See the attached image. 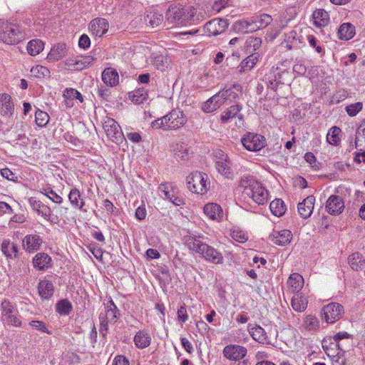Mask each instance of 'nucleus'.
Segmentation results:
<instances>
[{"label":"nucleus","mask_w":365,"mask_h":365,"mask_svg":"<svg viewBox=\"0 0 365 365\" xmlns=\"http://www.w3.org/2000/svg\"><path fill=\"white\" fill-rule=\"evenodd\" d=\"M253 17L254 21H255L257 26L258 27V30L267 26L272 21V16L266 14H263L259 16H255Z\"/></svg>","instance_id":"obj_50"},{"label":"nucleus","mask_w":365,"mask_h":365,"mask_svg":"<svg viewBox=\"0 0 365 365\" xmlns=\"http://www.w3.org/2000/svg\"><path fill=\"white\" fill-rule=\"evenodd\" d=\"M350 338V334H349L346 331L339 332L334 336H331V339L336 344H334L335 346H338V348L341 349L343 347L342 344L340 343V341L344 339H349Z\"/></svg>","instance_id":"obj_59"},{"label":"nucleus","mask_w":365,"mask_h":365,"mask_svg":"<svg viewBox=\"0 0 365 365\" xmlns=\"http://www.w3.org/2000/svg\"><path fill=\"white\" fill-rule=\"evenodd\" d=\"M232 237L239 242H244L247 240V236L245 233L238 230H233L231 233Z\"/></svg>","instance_id":"obj_60"},{"label":"nucleus","mask_w":365,"mask_h":365,"mask_svg":"<svg viewBox=\"0 0 365 365\" xmlns=\"http://www.w3.org/2000/svg\"><path fill=\"white\" fill-rule=\"evenodd\" d=\"M68 200L72 206L78 208L81 210H83V207L85 205V201L81 196V194L78 189L73 188L69 192Z\"/></svg>","instance_id":"obj_36"},{"label":"nucleus","mask_w":365,"mask_h":365,"mask_svg":"<svg viewBox=\"0 0 365 365\" xmlns=\"http://www.w3.org/2000/svg\"><path fill=\"white\" fill-rule=\"evenodd\" d=\"M112 365H130V363L124 356L118 355L113 359Z\"/></svg>","instance_id":"obj_64"},{"label":"nucleus","mask_w":365,"mask_h":365,"mask_svg":"<svg viewBox=\"0 0 365 365\" xmlns=\"http://www.w3.org/2000/svg\"><path fill=\"white\" fill-rule=\"evenodd\" d=\"M207 175L195 171L187 177V188L193 193L204 194L208 190Z\"/></svg>","instance_id":"obj_6"},{"label":"nucleus","mask_w":365,"mask_h":365,"mask_svg":"<svg viewBox=\"0 0 365 365\" xmlns=\"http://www.w3.org/2000/svg\"><path fill=\"white\" fill-rule=\"evenodd\" d=\"M262 39L260 38L250 36L246 40V48L248 53H253L260 48Z\"/></svg>","instance_id":"obj_48"},{"label":"nucleus","mask_w":365,"mask_h":365,"mask_svg":"<svg viewBox=\"0 0 365 365\" xmlns=\"http://www.w3.org/2000/svg\"><path fill=\"white\" fill-rule=\"evenodd\" d=\"M160 196L167 200H172L175 197V190L171 183H161L158 187Z\"/></svg>","instance_id":"obj_45"},{"label":"nucleus","mask_w":365,"mask_h":365,"mask_svg":"<svg viewBox=\"0 0 365 365\" xmlns=\"http://www.w3.org/2000/svg\"><path fill=\"white\" fill-rule=\"evenodd\" d=\"M44 43L39 39H33L28 43L27 51L31 56L40 53L43 49Z\"/></svg>","instance_id":"obj_42"},{"label":"nucleus","mask_w":365,"mask_h":365,"mask_svg":"<svg viewBox=\"0 0 365 365\" xmlns=\"http://www.w3.org/2000/svg\"><path fill=\"white\" fill-rule=\"evenodd\" d=\"M56 311L61 315H68L72 311V304L66 299L60 300L56 304Z\"/></svg>","instance_id":"obj_49"},{"label":"nucleus","mask_w":365,"mask_h":365,"mask_svg":"<svg viewBox=\"0 0 365 365\" xmlns=\"http://www.w3.org/2000/svg\"><path fill=\"white\" fill-rule=\"evenodd\" d=\"M217 97H211L206 102L203 103L202 107V110L205 113H211L217 110L215 106V101Z\"/></svg>","instance_id":"obj_58"},{"label":"nucleus","mask_w":365,"mask_h":365,"mask_svg":"<svg viewBox=\"0 0 365 365\" xmlns=\"http://www.w3.org/2000/svg\"><path fill=\"white\" fill-rule=\"evenodd\" d=\"M103 129L108 138L116 144L121 143L125 139L120 125L113 118H108L105 120Z\"/></svg>","instance_id":"obj_11"},{"label":"nucleus","mask_w":365,"mask_h":365,"mask_svg":"<svg viewBox=\"0 0 365 365\" xmlns=\"http://www.w3.org/2000/svg\"><path fill=\"white\" fill-rule=\"evenodd\" d=\"M243 146L250 151H257L266 145L265 138L259 134L248 133L241 140Z\"/></svg>","instance_id":"obj_12"},{"label":"nucleus","mask_w":365,"mask_h":365,"mask_svg":"<svg viewBox=\"0 0 365 365\" xmlns=\"http://www.w3.org/2000/svg\"><path fill=\"white\" fill-rule=\"evenodd\" d=\"M38 293L41 298L48 299L53 294L54 287L51 282L48 280H41L38 283Z\"/></svg>","instance_id":"obj_31"},{"label":"nucleus","mask_w":365,"mask_h":365,"mask_svg":"<svg viewBox=\"0 0 365 365\" xmlns=\"http://www.w3.org/2000/svg\"><path fill=\"white\" fill-rule=\"evenodd\" d=\"M322 344L324 351L329 357L337 356L339 359L341 358V351H344V349L343 347L339 349L338 346H335L334 344L336 342L333 341L331 336L325 338Z\"/></svg>","instance_id":"obj_22"},{"label":"nucleus","mask_w":365,"mask_h":365,"mask_svg":"<svg viewBox=\"0 0 365 365\" xmlns=\"http://www.w3.org/2000/svg\"><path fill=\"white\" fill-rule=\"evenodd\" d=\"M304 326L308 330H313L318 327L319 321L317 318L313 315H307L304 320Z\"/></svg>","instance_id":"obj_57"},{"label":"nucleus","mask_w":365,"mask_h":365,"mask_svg":"<svg viewBox=\"0 0 365 365\" xmlns=\"http://www.w3.org/2000/svg\"><path fill=\"white\" fill-rule=\"evenodd\" d=\"M109 27V24L106 19L97 18L92 20L89 24V30L96 36H102L105 34Z\"/></svg>","instance_id":"obj_18"},{"label":"nucleus","mask_w":365,"mask_h":365,"mask_svg":"<svg viewBox=\"0 0 365 365\" xmlns=\"http://www.w3.org/2000/svg\"><path fill=\"white\" fill-rule=\"evenodd\" d=\"M29 202L31 208L38 215H41L45 220L53 223H57L58 222V217L51 216V209L40 200H37L34 197H31L29 200Z\"/></svg>","instance_id":"obj_14"},{"label":"nucleus","mask_w":365,"mask_h":365,"mask_svg":"<svg viewBox=\"0 0 365 365\" xmlns=\"http://www.w3.org/2000/svg\"><path fill=\"white\" fill-rule=\"evenodd\" d=\"M133 341L137 348L145 349L151 343L150 334L147 330H140L134 336Z\"/></svg>","instance_id":"obj_24"},{"label":"nucleus","mask_w":365,"mask_h":365,"mask_svg":"<svg viewBox=\"0 0 365 365\" xmlns=\"http://www.w3.org/2000/svg\"><path fill=\"white\" fill-rule=\"evenodd\" d=\"M120 312L116 305L112 300H110L106 307V313L104 315L101 313L100 315L101 327L100 331L103 336H105L108 331V324H114L118 319Z\"/></svg>","instance_id":"obj_7"},{"label":"nucleus","mask_w":365,"mask_h":365,"mask_svg":"<svg viewBox=\"0 0 365 365\" xmlns=\"http://www.w3.org/2000/svg\"><path fill=\"white\" fill-rule=\"evenodd\" d=\"M344 202L339 195H331L326 203V210L330 215H336L342 212Z\"/></svg>","instance_id":"obj_16"},{"label":"nucleus","mask_w":365,"mask_h":365,"mask_svg":"<svg viewBox=\"0 0 365 365\" xmlns=\"http://www.w3.org/2000/svg\"><path fill=\"white\" fill-rule=\"evenodd\" d=\"M23 38L19 27L7 22L0 23V41L6 44H15Z\"/></svg>","instance_id":"obj_5"},{"label":"nucleus","mask_w":365,"mask_h":365,"mask_svg":"<svg viewBox=\"0 0 365 365\" xmlns=\"http://www.w3.org/2000/svg\"><path fill=\"white\" fill-rule=\"evenodd\" d=\"M1 320L8 325L21 327V321L18 317V310L9 301L4 300L1 302Z\"/></svg>","instance_id":"obj_9"},{"label":"nucleus","mask_w":365,"mask_h":365,"mask_svg":"<svg viewBox=\"0 0 365 365\" xmlns=\"http://www.w3.org/2000/svg\"><path fill=\"white\" fill-rule=\"evenodd\" d=\"M35 121L38 126L44 127L49 121V115L47 113L38 110L35 114Z\"/></svg>","instance_id":"obj_52"},{"label":"nucleus","mask_w":365,"mask_h":365,"mask_svg":"<svg viewBox=\"0 0 365 365\" xmlns=\"http://www.w3.org/2000/svg\"><path fill=\"white\" fill-rule=\"evenodd\" d=\"M32 76L36 78H43L49 75V70L43 66L37 65L31 69Z\"/></svg>","instance_id":"obj_55"},{"label":"nucleus","mask_w":365,"mask_h":365,"mask_svg":"<svg viewBox=\"0 0 365 365\" xmlns=\"http://www.w3.org/2000/svg\"><path fill=\"white\" fill-rule=\"evenodd\" d=\"M42 242L38 235H28L23 240V246L26 251L34 252L40 249Z\"/></svg>","instance_id":"obj_23"},{"label":"nucleus","mask_w":365,"mask_h":365,"mask_svg":"<svg viewBox=\"0 0 365 365\" xmlns=\"http://www.w3.org/2000/svg\"><path fill=\"white\" fill-rule=\"evenodd\" d=\"M41 192L46 195L52 202L55 203L61 204L63 202V198L51 187H43Z\"/></svg>","instance_id":"obj_51"},{"label":"nucleus","mask_w":365,"mask_h":365,"mask_svg":"<svg viewBox=\"0 0 365 365\" xmlns=\"http://www.w3.org/2000/svg\"><path fill=\"white\" fill-rule=\"evenodd\" d=\"M228 27L227 20L222 19H215L208 21L203 27L202 34L207 36H217L223 33ZM201 32L200 29L191 30L185 32V34H193Z\"/></svg>","instance_id":"obj_8"},{"label":"nucleus","mask_w":365,"mask_h":365,"mask_svg":"<svg viewBox=\"0 0 365 365\" xmlns=\"http://www.w3.org/2000/svg\"><path fill=\"white\" fill-rule=\"evenodd\" d=\"M92 59L90 56L86 57L83 60H75V69L82 70L91 63Z\"/></svg>","instance_id":"obj_62"},{"label":"nucleus","mask_w":365,"mask_h":365,"mask_svg":"<svg viewBox=\"0 0 365 365\" xmlns=\"http://www.w3.org/2000/svg\"><path fill=\"white\" fill-rule=\"evenodd\" d=\"M355 35V27L350 23L341 24L338 29V37L341 40L348 41Z\"/></svg>","instance_id":"obj_30"},{"label":"nucleus","mask_w":365,"mask_h":365,"mask_svg":"<svg viewBox=\"0 0 365 365\" xmlns=\"http://www.w3.org/2000/svg\"><path fill=\"white\" fill-rule=\"evenodd\" d=\"M29 325L34 327L36 330H38V331H41L42 332L47 333V334L49 333L48 328L46 327V325L43 322L38 321V320H33L29 322Z\"/></svg>","instance_id":"obj_61"},{"label":"nucleus","mask_w":365,"mask_h":365,"mask_svg":"<svg viewBox=\"0 0 365 365\" xmlns=\"http://www.w3.org/2000/svg\"><path fill=\"white\" fill-rule=\"evenodd\" d=\"M51 257L44 252L36 254L33 259L34 267L38 270H44L50 267L51 266Z\"/></svg>","instance_id":"obj_25"},{"label":"nucleus","mask_w":365,"mask_h":365,"mask_svg":"<svg viewBox=\"0 0 365 365\" xmlns=\"http://www.w3.org/2000/svg\"><path fill=\"white\" fill-rule=\"evenodd\" d=\"M1 250L8 258H16L18 254L16 245L10 241L4 240L1 244Z\"/></svg>","instance_id":"obj_40"},{"label":"nucleus","mask_w":365,"mask_h":365,"mask_svg":"<svg viewBox=\"0 0 365 365\" xmlns=\"http://www.w3.org/2000/svg\"><path fill=\"white\" fill-rule=\"evenodd\" d=\"M201 236L188 235L185 237V245L190 250L198 253L207 261L214 264H222L223 257L212 247L203 242Z\"/></svg>","instance_id":"obj_3"},{"label":"nucleus","mask_w":365,"mask_h":365,"mask_svg":"<svg viewBox=\"0 0 365 365\" xmlns=\"http://www.w3.org/2000/svg\"><path fill=\"white\" fill-rule=\"evenodd\" d=\"M269 209L274 215L280 217L284 214L286 205L281 199H275L270 202Z\"/></svg>","instance_id":"obj_41"},{"label":"nucleus","mask_w":365,"mask_h":365,"mask_svg":"<svg viewBox=\"0 0 365 365\" xmlns=\"http://www.w3.org/2000/svg\"><path fill=\"white\" fill-rule=\"evenodd\" d=\"M63 98H68L70 99H72L73 101L74 99L78 100L80 102L83 101V96L81 93H79L77 90L74 88H66L63 93Z\"/></svg>","instance_id":"obj_56"},{"label":"nucleus","mask_w":365,"mask_h":365,"mask_svg":"<svg viewBox=\"0 0 365 365\" xmlns=\"http://www.w3.org/2000/svg\"><path fill=\"white\" fill-rule=\"evenodd\" d=\"M148 96V92L144 88H138L130 95V98L135 104H141L147 100Z\"/></svg>","instance_id":"obj_47"},{"label":"nucleus","mask_w":365,"mask_h":365,"mask_svg":"<svg viewBox=\"0 0 365 365\" xmlns=\"http://www.w3.org/2000/svg\"><path fill=\"white\" fill-rule=\"evenodd\" d=\"M341 130L339 127L334 126L329 130L327 135V142L333 145H337L340 143L339 135Z\"/></svg>","instance_id":"obj_46"},{"label":"nucleus","mask_w":365,"mask_h":365,"mask_svg":"<svg viewBox=\"0 0 365 365\" xmlns=\"http://www.w3.org/2000/svg\"><path fill=\"white\" fill-rule=\"evenodd\" d=\"M314 24L318 27H323L328 24L329 21V14L322 9H317L312 14Z\"/></svg>","instance_id":"obj_33"},{"label":"nucleus","mask_w":365,"mask_h":365,"mask_svg":"<svg viewBox=\"0 0 365 365\" xmlns=\"http://www.w3.org/2000/svg\"><path fill=\"white\" fill-rule=\"evenodd\" d=\"M118 73L115 69L107 68L102 73V81L107 86H115L118 83Z\"/></svg>","instance_id":"obj_27"},{"label":"nucleus","mask_w":365,"mask_h":365,"mask_svg":"<svg viewBox=\"0 0 365 365\" xmlns=\"http://www.w3.org/2000/svg\"><path fill=\"white\" fill-rule=\"evenodd\" d=\"M0 106L1 113L4 115H11L13 114L14 106L11 102V98L9 94H0Z\"/></svg>","instance_id":"obj_29"},{"label":"nucleus","mask_w":365,"mask_h":365,"mask_svg":"<svg viewBox=\"0 0 365 365\" xmlns=\"http://www.w3.org/2000/svg\"><path fill=\"white\" fill-rule=\"evenodd\" d=\"M292 234L289 230H274L269 235V240L275 245L284 246L291 242Z\"/></svg>","instance_id":"obj_19"},{"label":"nucleus","mask_w":365,"mask_h":365,"mask_svg":"<svg viewBox=\"0 0 365 365\" xmlns=\"http://www.w3.org/2000/svg\"><path fill=\"white\" fill-rule=\"evenodd\" d=\"M249 332L252 339L261 344H267L269 340L264 329L259 325H248Z\"/></svg>","instance_id":"obj_26"},{"label":"nucleus","mask_w":365,"mask_h":365,"mask_svg":"<svg viewBox=\"0 0 365 365\" xmlns=\"http://www.w3.org/2000/svg\"><path fill=\"white\" fill-rule=\"evenodd\" d=\"M235 28L237 32L249 33L247 19L237 21L235 25Z\"/></svg>","instance_id":"obj_63"},{"label":"nucleus","mask_w":365,"mask_h":365,"mask_svg":"<svg viewBox=\"0 0 365 365\" xmlns=\"http://www.w3.org/2000/svg\"><path fill=\"white\" fill-rule=\"evenodd\" d=\"M259 56L260 55L258 52L250 54L237 66V72L242 74L251 71L258 62Z\"/></svg>","instance_id":"obj_20"},{"label":"nucleus","mask_w":365,"mask_h":365,"mask_svg":"<svg viewBox=\"0 0 365 365\" xmlns=\"http://www.w3.org/2000/svg\"><path fill=\"white\" fill-rule=\"evenodd\" d=\"M344 313V307L339 303L332 302L325 305L322 309V318L329 324L339 320Z\"/></svg>","instance_id":"obj_10"},{"label":"nucleus","mask_w":365,"mask_h":365,"mask_svg":"<svg viewBox=\"0 0 365 365\" xmlns=\"http://www.w3.org/2000/svg\"><path fill=\"white\" fill-rule=\"evenodd\" d=\"M239 187L242 189V195L252 199L258 205H264L268 200V192L255 178L251 175H243L239 181Z\"/></svg>","instance_id":"obj_2"},{"label":"nucleus","mask_w":365,"mask_h":365,"mask_svg":"<svg viewBox=\"0 0 365 365\" xmlns=\"http://www.w3.org/2000/svg\"><path fill=\"white\" fill-rule=\"evenodd\" d=\"M241 108L238 105L231 106L227 110H225L221 115V121L224 123H228L231 119L235 118Z\"/></svg>","instance_id":"obj_43"},{"label":"nucleus","mask_w":365,"mask_h":365,"mask_svg":"<svg viewBox=\"0 0 365 365\" xmlns=\"http://www.w3.org/2000/svg\"><path fill=\"white\" fill-rule=\"evenodd\" d=\"M303 43L302 36L299 35L296 31L292 30L286 34L284 41L282 45L287 50H292L300 48L301 44Z\"/></svg>","instance_id":"obj_17"},{"label":"nucleus","mask_w":365,"mask_h":365,"mask_svg":"<svg viewBox=\"0 0 365 365\" xmlns=\"http://www.w3.org/2000/svg\"><path fill=\"white\" fill-rule=\"evenodd\" d=\"M144 21L146 24L150 25L153 28L160 26L163 21V16L156 11H150L145 16Z\"/></svg>","instance_id":"obj_39"},{"label":"nucleus","mask_w":365,"mask_h":365,"mask_svg":"<svg viewBox=\"0 0 365 365\" xmlns=\"http://www.w3.org/2000/svg\"><path fill=\"white\" fill-rule=\"evenodd\" d=\"M362 108L363 103L361 102H357L346 106L345 110L349 116L354 117L356 116L362 110Z\"/></svg>","instance_id":"obj_54"},{"label":"nucleus","mask_w":365,"mask_h":365,"mask_svg":"<svg viewBox=\"0 0 365 365\" xmlns=\"http://www.w3.org/2000/svg\"><path fill=\"white\" fill-rule=\"evenodd\" d=\"M307 299L300 294H295L291 301L292 307L298 312H304L307 307Z\"/></svg>","instance_id":"obj_37"},{"label":"nucleus","mask_w":365,"mask_h":365,"mask_svg":"<svg viewBox=\"0 0 365 365\" xmlns=\"http://www.w3.org/2000/svg\"><path fill=\"white\" fill-rule=\"evenodd\" d=\"M348 261L352 269L356 271L361 269L363 264L359 259V253H354L349 255L348 257Z\"/></svg>","instance_id":"obj_53"},{"label":"nucleus","mask_w":365,"mask_h":365,"mask_svg":"<svg viewBox=\"0 0 365 365\" xmlns=\"http://www.w3.org/2000/svg\"><path fill=\"white\" fill-rule=\"evenodd\" d=\"M207 15L201 9L193 6H171L166 13L168 21L176 25L196 24L205 20Z\"/></svg>","instance_id":"obj_1"},{"label":"nucleus","mask_w":365,"mask_h":365,"mask_svg":"<svg viewBox=\"0 0 365 365\" xmlns=\"http://www.w3.org/2000/svg\"><path fill=\"white\" fill-rule=\"evenodd\" d=\"M247 353V349L243 346L238 344H229L224 347L223 356L231 361H237L243 359Z\"/></svg>","instance_id":"obj_15"},{"label":"nucleus","mask_w":365,"mask_h":365,"mask_svg":"<svg viewBox=\"0 0 365 365\" xmlns=\"http://www.w3.org/2000/svg\"><path fill=\"white\" fill-rule=\"evenodd\" d=\"M217 158V160L215 162V168L218 173L225 178L232 179L234 173L230 168V161L227 155L223 151L220 150Z\"/></svg>","instance_id":"obj_13"},{"label":"nucleus","mask_w":365,"mask_h":365,"mask_svg":"<svg viewBox=\"0 0 365 365\" xmlns=\"http://www.w3.org/2000/svg\"><path fill=\"white\" fill-rule=\"evenodd\" d=\"M242 87L240 84H234L232 88H230L227 89H223L220 91V97H223V99L225 100H232L238 98L239 93L242 92Z\"/></svg>","instance_id":"obj_38"},{"label":"nucleus","mask_w":365,"mask_h":365,"mask_svg":"<svg viewBox=\"0 0 365 365\" xmlns=\"http://www.w3.org/2000/svg\"><path fill=\"white\" fill-rule=\"evenodd\" d=\"M173 151L175 156L180 160L188 158L190 155L189 148L183 143H176L174 145Z\"/></svg>","instance_id":"obj_44"},{"label":"nucleus","mask_w":365,"mask_h":365,"mask_svg":"<svg viewBox=\"0 0 365 365\" xmlns=\"http://www.w3.org/2000/svg\"><path fill=\"white\" fill-rule=\"evenodd\" d=\"M355 146L359 150H365V119L363 120L356 129Z\"/></svg>","instance_id":"obj_35"},{"label":"nucleus","mask_w":365,"mask_h":365,"mask_svg":"<svg viewBox=\"0 0 365 365\" xmlns=\"http://www.w3.org/2000/svg\"><path fill=\"white\" fill-rule=\"evenodd\" d=\"M289 289L295 294H299L304 285V279L298 273L292 274L287 280Z\"/></svg>","instance_id":"obj_28"},{"label":"nucleus","mask_w":365,"mask_h":365,"mask_svg":"<svg viewBox=\"0 0 365 365\" xmlns=\"http://www.w3.org/2000/svg\"><path fill=\"white\" fill-rule=\"evenodd\" d=\"M205 214L212 220H220L222 217V210L216 203H208L204 207Z\"/></svg>","instance_id":"obj_32"},{"label":"nucleus","mask_w":365,"mask_h":365,"mask_svg":"<svg viewBox=\"0 0 365 365\" xmlns=\"http://www.w3.org/2000/svg\"><path fill=\"white\" fill-rule=\"evenodd\" d=\"M186 122L187 118L182 111L173 110L165 116L153 121L151 126L154 129L163 130H177L184 125Z\"/></svg>","instance_id":"obj_4"},{"label":"nucleus","mask_w":365,"mask_h":365,"mask_svg":"<svg viewBox=\"0 0 365 365\" xmlns=\"http://www.w3.org/2000/svg\"><path fill=\"white\" fill-rule=\"evenodd\" d=\"M66 46L64 43L54 46L48 53L47 59L49 61H58L66 55Z\"/></svg>","instance_id":"obj_34"},{"label":"nucleus","mask_w":365,"mask_h":365,"mask_svg":"<svg viewBox=\"0 0 365 365\" xmlns=\"http://www.w3.org/2000/svg\"><path fill=\"white\" fill-rule=\"evenodd\" d=\"M314 202V196L309 195L302 202L298 204V212L302 218L307 219L311 216L313 212Z\"/></svg>","instance_id":"obj_21"}]
</instances>
